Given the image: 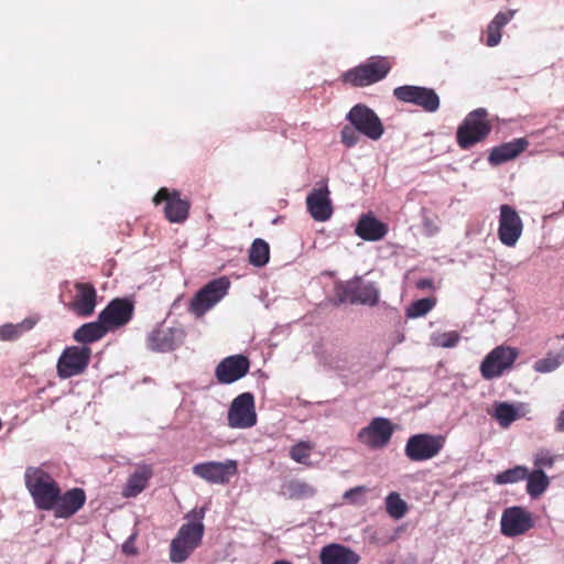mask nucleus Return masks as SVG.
I'll return each instance as SVG.
<instances>
[{"label": "nucleus", "mask_w": 564, "mask_h": 564, "mask_svg": "<svg viewBox=\"0 0 564 564\" xmlns=\"http://www.w3.org/2000/svg\"><path fill=\"white\" fill-rule=\"evenodd\" d=\"M459 334L457 332H447L437 336L436 344L440 347L452 348L459 341Z\"/></svg>", "instance_id": "42"}, {"label": "nucleus", "mask_w": 564, "mask_h": 564, "mask_svg": "<svg viewBox=\"0 0 564 564\" xmlns=\"http://www.w3.org/2000/svg\"><path fill=\"white\" fill-rule=\"evenodd\" d=\"M500 525L503 535L513 538L528 532L533 527V520L522 507H510L502 512Z\"/></svg>", "instance_id": "17"}, {"label": "nucleus", "mask_w": 564, "mask_h": 564, "mask_svg": "<svg viewBox=\"0 0 564 564\" xmlns=\"http://www.w3.org/2000/svg\"><path fill=\"white\" fill-rule=\"evenodd\" d=\"M367 491V487L357 486L346 490L343 498L347 500L351 505H360L364 501L361 500L362 495Z\"/></svg>", "instance_id": "43"}, {"label": "nucleus", "mask_w": 564, "mask_h": 564, "mask_svg": "<svg viewBox=\"0 0 564 564\" xmlns=\"http://www.w3.org/2000/svg\"><path fill=\"white\" fill-rule=\"evenodd\" d=\"M492 126L488 120V112L485 108H477L470 111L456 131L457 144L463 150H468L475 144L484 141L491 132Z\"/></svg>", "instance_id": "3"}, {"label": "nucleus", "mask_w": 564, "mask_h": 564, "mask_svg": "<svg viewBox=\"0 0 564 564\" xmlns=\"http://www.w3.org/2000/svg\"><path fill=\"white\" fill-rule=\"evenodd\" d=\"M86 502V494L82 488H72L64 494L59 490V497L52 509L54 516L61 519H68L79 511Z\"/></svg>", "instance_id": "22"}, {"label": "nucleus", "mask_w": 564, "mask_h": 564, "mask_svg": "<svg viewBox=\"0 0 564 564\" xmlns=\"http://www.w3.org/2000/svg\"><path fill=\"white\" fill-rule=\"evenodd\" d=\"M436 305L435 297L420 299L411 303L406 310V316L416 318L426 315Z\"/></svg>", "instance_id": "37"}, {"label": "nucleus", "mask_w": 564, "mask_h": 564, "mask_svg": "<svg viewBox=\"0 0 564 564\" xmlns=\"http://www.w3.org/2000/svg\"><path fill=\"white\" fill-rule=\"evenodd\" d=\"M192 471L207 482L225 485L238 474V462L227 459L225 462L198 463L193 466Z\"/></svg>", "instance_id": "12"}, {"label": "nucleus", "mask_w": 564, "mask_h": 564, "mask_svg": "<svg viewBox=\"0 0 564 564\" xmlns=\"http://www.w3.org/2000/svg\"><path fill=\"white\" fill-rule=\"evenodd\" d=\"M517 358L518 351L514 348L506 346L494 348L480 365L481 377L486 380L500 377L512 367Z\"/></svg>", "instance_id": "11"}, {"label": "nucleus", "mask_w": 564, "mask_h": 564, "mask_svg": "<svg viewBox=\"0 0 564 564\" xmlns=\"http://www.w3.org/2000/svg\"><path fill=\"white\" fill-rule=\"evenodd\" d=\"M141 492V474L135 471L129 479L122 494L124 497H135Z\"/></svg>", "instance_id": "41"}, {"label": "nucleus", "mask_w": 564, "mask_h": 564, "mask_svg": "<svg viewBox=\"0 0 564 564\" xmlns=\"http://www.w3.org/2000/svg\"><path fill=\"white\" fill-rule=\"evenodd\" d=\"M151 473L143 466V474H142V477H143V482L148 479V477H150Z\"/></svg>", "instance_id": "47"}, {"label": "nucleus", "mask_w": 564, "mask_h": 564, "mask_svg": "<svg viewBox=\"0 0 564 564\" xmlns=\"http://www.w3.org/2000/svg\"><path fill=\"white\" fill-rule=\"evenodd\" d=\"M391 69L386 57H370L367 62L345 72L341 80L352 87H365L383 79Z\"/></svg>", "instance_id": "4"}, {"label": "nucleus", "mask_w": 564, "mask_h": 564, "mask_svg": "<svg viewBox=\"0 0 564 564\" xmlns=\"http://www.w3.org/2000/svg\"><path fill=\"white\" fill-rule=\"evenodd\" d=\"M35 325V321L32 318H25L19 324H6L0 326V339L2 340H14L19 338L23 333L32 329Z\"/></svg>", "instance_id": "32"}, {"label": "nucleus", "mask_w": 564, "mask_h": 564, "mask_svg": "<svg viewBox=\"0 0 564 564\" xmlns=\"http://www.w3.org/2000/svg\"><path fill=\"white\" fill-rule=\"evenodd\" d=\"M155 205L164 202V215L170 223L183 224L189 215L191 203L183 199L177 191L170 192L162 187L153 197Z\"/></svg>", "instance_id": "16"}, {"label": "nucleus", "mask_w": 564, "mask_h": 564, "mask_svg": "<svg viewBox=\"0 0 564 564\" xmlns=\"http://www.w3.org/2000/svg\"><path fill=\"white\" fill-rule=\"evenodd\" d=\"M134 313V304L127 297H116L99 313L100 321L109 332L127 325Z\"/></svg>", "instance_id": "14"}, {"label": "nucleus", "mask_w": 564, "mask_h": 564, "mask_svg": "<svg viewBox=\"0 0 564 564\" xmlns=\"http://www.w3.org/2000/svg\"><path fill=\"white\" fill-rule=\"evenodd\" d=\"M321 564H358L360 556L354 550L339 543H330L319 552Z\"/></svg>", "instance_id": "23"}, {"label": "nucleus", "mask_w": 564, "mask_h": 564, "mask_svg": "<svg viewBox=\"0 0 564 564\" xmlns=\"http://www.w3.org/2000/svg\"><path fill=\"white\" fill-rule=\"evenodd\" d=\"M388 225L372 214H362L357 223L355 234L366 241L381 240L388 234Z\"/></svg>", "instance_id": "24"}, {"label": "nucleus", "mask_w": 564, "mask_h": 564, "mask_svg": "<svg viewBox=\"0 0 564 564\" xmlns=\"http://www.w3.org/2000/svg\"><path fill=\"white\" fill-rule=\"evenodd\" d=\"M527 479V492L535 499L542 496L550 486V478L543 470L533 469L531 473L528 471Z\"/></svg>", "instance_id": "30"}, {"label": "nucleus", "mask_w": 564, "mask_h": 564, "mask_svg": "<svg viewBox=\"0 0 564 564\" xmlns=\"http://www.w3.org/2000/svg\"><path fill=\"white\" fill-rule=\"evenodd\" d=\"M523 231V223L518 212L510 205L500 206L498 238L507 247H514Z\"/></svg>", "instance_id": "15"}, {"label": "nucleus", "mask_w": 564, "mask_h": 564, "mask_svg": "<svg viewBox=\"0 0 564 564\" xmlns=\"http://www.w3.org/2000/svg\"><path fill=\"white\" fill-rule=\"evenodd\" d=\"M346 294L350 303L375 306L379 302V290L373 283L357 282L350 284Z\"/></svg>", "instance_id": "26"}, {"label": "nucleus", "mask_w": 564, "mask_h": 564, "mask_svg": "<svg viewBox=\"0 0 564 564\" xmlns=\"http://www.w3.org/2000/svg\"><path fill=\"white\" fill-rule=\"evenodd\" d=\"M494 416L501 427H508L519 417L516 408L507 402L496 404Z\"/></svg>", "instance_id": "35"}, {"label": "nucleus", "mask_w": 564, "mask_h": 564, "mask_svg": "<svg viewBox=\"0 0 564 564\" xmlns=\"http://www.w3.org/2000/svg\"><path fill=\"white\" fill-rule=\"evenodd\" d=\"M185 333L176 327H161L155 329L148 338V346L154 351H170L178 347Z\"/></svg>", "instance_id": "21"}, {"label": "nucleus", "mask_w": 564, "mask_h": 564, "mask_svg": "<svg viewBox=\"0 0 564 564\" xmlns=\"http://www.w3.org/2000/svg\"><path fill=\"white\" fill-rule=\"evenodd\" d=\"M558 458L557 455L553 454L547 448H540L533 454V465L534 469H549L552 468Z\"/></svg>", "instance_id": "39"}, {"label": "nucleus", "mask_w": 564, "mask_h": 564, "mask_svg": "<svg viewBox=\"0 0 564 564\" xmlns=\"http://www.w3.org/2000/svg\"><path fill=\"white\" fill-rule=\"evenodd\" d=\"M415 286L419 290H426V289L433 290L434 289V281L431 278L419 279L416 281V283H415Z\"/></svg>", "instance_id": "45"}, {"label": "nucleus", "mask_w": 564, "mask_h": 564, "mask_svg": "<svg viewBox=\"0 0 564 564\" xmlns=\"http://www.w3.org/2000/svg\"><path fill=\"white\" fill-rule=\"evenodd\" d=\"M529 145L524 138L513 139L510 142L502 143L494 148L488 156V162L491 165H500L507 161L516 159Z\"/></svg>", "instance_id": "25"}, {"label": "nucleus", "mask_w": 564, "mask_h": 564, "mask_svg": "<svg viewBox=\"0 0 564 564\" xmlns=\"http://www.w3.org/2000/svg\"><path fill=\"white\" fill-rule=\"evenodd\" d=\"M108 332L109 329L98 316L96 322L86 323L77 328L74 333V339L80 344H91L101 339Z\"/></svg>", "instance_id": "28"}, {"label": "nucleus", "mask_w": 564, "mask_h": 564, "mask_svg": "<svg viewBox=\"0 0 564 564\" xmlns=\"http://www.w3.org/2000/svg\"><path fill=\"white\" fill-rule=\"evenodd\" d=\"M393 434V425L389 419L375 417L357 434V441L368 448L379 449L386 447Z\"/></svg>", "instance_id": "13"}, {"label": "nucleus", "mask_w": 564, "mask_h": 564, "mask_svg": "<svg viewBox=\"0 0 564 564\" xmlns=\"http://www.w3.org/2000/svg\"><path fill=\"white\" fill-rule=\"evenodd\" d=\"M359 132L352 126H345L340 131L341 143L352 148L359 142Z\"/></svg>", "instance_id": "40"}, {"label": "nucleus", "mask_w": 564, "mask_h": 564, "mask_svg": "<svg viewBox=\"0 0 564 564\" xmlns=\"http://www.w3.org/2000/svg\"><path fill=\"white\" fill-rule=\"evenodd\" d=\"M556 431L564 432V409L556 417Z\"/></svg>", "instance_id": "46"}, {"label": "nucleus", "mask_w": 564, "mask_h": 564, "mask_svg": "<svg viewBox=\"0 0 564 564\" xmlns=\"http://www.w3.org/2000/svg\"><path fill=\"white\" fill-rule=\"evenodd\" d=\"M517 10L508 9L498 12L484 32L482 41L487 46H496L500 43L502 29L514 18Z\"/></svg>", "instance_id": "27"}, {"label": "nucleus", "mask_w": 564, "mask_h": 564, "mask_svg": "<svg viewBox=\"0 0 564 564\" xmlns=\"http://www.w3.org/2000/svg\"><path fill=\"white\" fill-rule=\"evenodd\" d=\"M25 487L39 510L51 511L59 497L58 482L41 467H28L24 473Z\"/></svg>", "instance_id": "1"}, {"label": "nucleus", "mask_w": 564, "mask_h": 564, "mask_svg": "<svg viewBox=\"0 0 564 564\" xmlns=\"http://www.w3.org/2000/svg\"><path fill=\"white\" fill-rule=\"evenodd\" d=\"M230 282L227 278H219L200 289L189 303V312L197 317L203 316L227 293Z\"/></svg>", "instance_id": "7"}, {"label": "nucleus", "mask_w": 564, "mask_h": 564, "mask_svg": "<svg viewBox=\"0 0 564 564\" xmlns=\"http://www.w3.org/2000/svg\"><path fill=\"white\" fill-rule=\"evenodd\" d=\"M250 368L249 359L243 355H234L223 359L215 370L219 383L229 384L245 377Z\"/></svg>", "instance_id": "18"}, {"label": "nucleus", "mask_w": 564, "mask_h": 564, "mask_svg": "<svg viewBox=\"0 0 564 564\" xmlns=\"http://www.w3.org/2000/svg\"><path fill=\"white\" fill-rule=\"evenodd\" d=\"M444 445L443 435L421 433L408 438L404 453L411 462H425L437 456Z\"/></svg>", "instance_id": "5"}, {"label": "nucleus", "mask_w": 564, "mask_h": 564, "mask_svg": "<svg viewBox=\"0 0 564 564\" xmlns=\"http://www.w3.org/2000/svg\"><path fill=\"white\" fill-rule=\"evenodd\" d=\"M270 258V247L263 239H256L249 250V262L254 267H263Z\"/></svg>", "instance_id": "31"}, {"label": "nucleus", "mask_w": 564, "mask_h": 564, "mask_svg": "<svg viewBox=\"0 0 564 564\" xmlns=\"http://www.w3.org/2000/svg\"><path fill=\"white\" fill-rule=\"evenodd\" d=\"M204 510L195 512L196 521H189L178 529L170 545V561L176 564L185 562L197 549L204 536L205 527L202 522Z\"/></svg>", "instance_id": "2"}, {"label": "nucleus", "mask_w": 564, "mask_h": 564, "mask_svg": "<svg viewBox=\"0 0 564 564\" xmlns=\"http://www.w3.org/2000/svg\"><path fill=\"white\" fill-rule=\"evenodd\" d=\"M135 539H137V533H133L123 543L122 551H123L124 554H127V555H135L138 553V550L134 546Z\"/></svg>", "instance_id": "44"}, {"label": "nucleus", "mask_w": 564, "mask_h": 564, "mask_svg": "<svg viewBox=\"0 0 564 564\" xmlns=\"http://www.w3.org/2000/svg\"><path fill=\"white\" fill-rule=\"evenodd\" d=\"M272 564H292V563L286 560H279V561L273 562Z\"/></svg>", "instance_id": "48"}, {"label": "nucleus", "mask_w": 564, "mask_h": 564, "mask_svg": "<svg viewBox=\"0 0 564 564\" xmlns=\"http://www.w3.org/2000/svg\"><path fill=\"white\" fill-rule=\"evenodd\" d=\"M528 476V468L522 465L514 466L497 474L494 478L496 485H508L522 481Z\"/></svg>", "instance_id": "33"}, {"label": "nucleus", "mask_w": 564, "mask_h": 564, "mask_svg": "<svg viewBox=\"0 0 564 564\" xmlns=\"http://www.w3.org/2000/svg\"><path fill=\"white\" fill-rule=\"evenodd\" d=\"M350 124L361 134L370 140H379L384 127L377 113L364 104L355 105L346 116Z\"/></svg>", "instance_id": "6"}, {"label": "nucleus", "mask_w": 564, "mask_h": 564, "mask_svg": "<svg viewBox=\"0 0 564 564\" xmlns=\"http://www.w3.org/2000/svg\"><path fill=\"white\" fill-rule=\"evenodd\" d=\"M282 491L283 495L293 500L308 499L316 495V488L301 479H291L284 482Z\"/></svg>", "instance_id": "29"}, {"label": "nucleus", "mask_w": 564, "mask_h": 564, "mask_svg": "<svg viewBox=\"0 0 564 564\" xmlns=\"http://www.w3.org/2000/svg\"><path fill=\"white\" fill-rule=\"evenodd\" d=\"M329 189L326 185L313 188L306 197V207L312 218L316 221H326L333 215V205L329 198Z\"/></svg>", "instance_id": "20"}, {"label": "nucleus", "mask_w": 564, "mask_h": 564, "mask_svg": "<svg viewBox=\"0 0 564 564\" xmlns=\"http://www.w3.org/2000/svg\"><path fill=\"white\" fill-rule=\"evenodd\" d=\"M227 420L231 429H250L257 424L254 397L251 392H243L232 400Z\"/></svg>", "instance_id": "9"}, {"label": "nucleus", "mask_w": 564, "mask_h": 564, "mask_svg": "<svg viewBox=\"0 0 564 564\" xmlns=\"http://www.w3.org/2000/svg\"><path fill=\"white\" fill-rule=\"evenodd\" d=\"M393 95L399 101L413 104L426 112H435L440 108V97L432 88L404 85L394 88Z\"/></svg>", "instance_id": "10"}, {"label": "nucleus", "mask_w": 564, "mask_h": 564, "mask_svg": "<svg viewBox=\"0 0 564 564\" xmlns=\"http://www.w3.org/2000/svg\"><path fill=\"white\" fill-rule=\"evenodd\" d=\"M384 502L387 513L393 519H401L408 512V505L398 492H390Z\"/></svg>", "instance_id": "34"}, {"label": "nucleus", "mask_w": 564, "mask_h": 564, "mask_svg": "<svg viewBox=\"0 0 564 564\" xmlns=\"http://www.w3.org/2000/svg\"><path fill=\"white\" fill-rule=\"evenodd\" d=\"M564 362V349L557 355H549L547 357L535 361L533 368L536 372L545 373L555 370Z\"/></svg>", "instance_id": "38"}, {"label": "nucleus", "mask_w": 564, "mask_h": 564, "mask_svg": "<svg viewBox=\"0 0 564 564\" xmlns=\"http://www.w3.org/2000/svg\"><path fill=\"white\" fill-rule=\"evenodd\" d=\"M91 349L87 346H70L64 349L57 361V375L62 379L80 375L88 367Z\"/></svg>", "instance_id": "8"}, {"label": "nucleus", "mask_w": 564, "mask_h": 564, "mask_svg": "<svg viewBox=\"0 0 564 564\" xmlns=\"http://www.w3.org/2000/svg\"><path fill=\"white\" fill-rule=\"evenodd\" d=\"M74 289L75 295L69 304L70 310L80 317L93 315L97 305V292L95 286L88 282H76Z\"/></svg>", "instance_id": "19"}, {"label": "nucleus", "mask_w": 564, "mask_h": 564, "mask_svg": "<svg viewBox=\"0 0 564 564\" xmlns=\"http://www.w3.org/2000/svg\"><path fill=\"white\" fill-rule=\"evenodd\" d=\"M313 449L314 445L311 442L301 441L290 448V457L296 463L310 466L308 459Z\"/></svg>", "instance_id": "36"}]
</instances>
